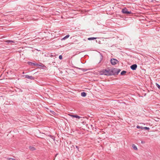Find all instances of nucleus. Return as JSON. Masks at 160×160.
Instances as JSON below:
<instances>
[{
	"label": "nucleus",
	"instance_id": "f257e3e1",
	"mask_svg": "<svg viewBox=\"0 0 160 160\" xmlns=\"http://www.w3.org/2000/svg\"><path fill=\"white\" fill-rule=\"evenodd\" d=\"M100 75H104L106 76H111V69H104L100 72Z\"/></svg>",
	"mask_w": 160,
	"mask_h": 160
},
{
	"label": "nucleus",
	"instance_id": "f03ea898",
	"mask_svg": "<svg viewBox=\"0 0 160 160\" xmlns=\"http://www.w3.org/2000/svg\"><path fill=\"white\" fill-rule=\"evenodd\" d=\"M120 69L118 68H114L111 69L112 75H117L119 72Z\"/></svg>",
	"mask_w": 160,
	"mask_h": 160
},
{
	"label": "nucleus",
	"instance_id": "7ed1b4c3",
	"mask_svg": "<svg viewBox=\"0 0 160 160\" xmlns=\"http://www.w3.org/2000/svg\"><path fill=\"white\" fill-rule=\"evenodd\" d=\"M118 62V61L117 59L114 58L111 59V63L113 65H114Z\"/></svg>",
	"mask_w": 160,
	"mask_h": 160
},
{
	"label": "nucleus",
	"instance_id": "20e7f679",
	"mask_svg": "<svg viewBox=\"0 0 160 160\" xmlns=\"http://www.w3.org/2000/svg\"><path fill=\"white\" fill-rule=\"evenodd\" d=\"M28 65H29L30 66H37V67L40 66V65H39V64H38V63H33V62H28Z\"/></svg>",
	"mask_w": 160,
	"mask_h": 160
},
{
	"label": "nucleus",
	"instance_id": "39448f33",
	"mask_svg": "<svg viewBox=\"0 0 160 160\" xmlns=\"http://www.w3.org/2000/svg\"><path fill=\"white\" fill-rule=\"evenodd\" d=\"M24 77L25 78H27L31 80H34V78L32 76H29L28 75H24Z\"/></svg>",
	"mask_w": 160,
	"mask_h": 160
},
{
	"label": "nucleus",
	"instance_id": "423d86ee",
	"mask_svg": "<svg viewBox=\"0 0 160 160\" xmlns=\"http://www.w3.org/2000/svg\"><path fill=\"white\" fill-rule=\"evenodd\" d=\"M137 67V65L136 64H134L130 66L131 68L133 70H136Z\"/></svg>",
	"mask_w": 160,
	"mask_h": 160
},
{
	"label": "nucleus",
	"instance_id": "0eeeda50",
	"mask_svg": "<svg viewBox=\"0 0 160 160\" xmlns=\"http://www.w3.org/2000/svg\"><path fill=\"white\" fill-rule=\"evenodd\" d=\"M55 55H53L51 54L50 53H48L44 55V56L46 57H52L55 56Z\"/></svg>",
	"mask_w": 160,
	"mask_h": 160
},
{
	"label": "nucleus",
	"instance_id": "6e6552de",
	"mask_svg": "<svg viewBox=\"0 0 160 160\" xmlns=\"http://www.w3.org/2000/svg\"><path fill=\"white\" fill-rule=\"evenodd\" d=\"M70 116L72 117H73V118H78V119H80L81 118V117L78 115H70Z\"/></svg>",
	"mask_w": 160,
	"mask_h": 160
},
{
	"label": "nucleus",
	"instance_id": "1a4fd4ad",
	"mask_svg": "<svg viewBox=\"0 0 160 160\" xmlns=\"http://www.w3.org/2000/svg\"><path fill=\"white\" fill-rule=\"evenodd\" d=\"M127 11V9L126 8H125L122 9V12L124 14H126Z\"/></svg>",
	"mask_w": 160,
	"mask_h": 160
},
{
	"label": "nucleus",
	"instance_id": "9d476101",
	"mask_svg": "<svg viewBox=\"0 0 160 160\" xmlns=\"http://www.w3.org/2000/svg\"><path fill=\"white\" fill-rule=\"evenodd\" d=\"M69 35H67L65 37H63V38H62L61 39V40H64L65 39H66L69 38Z\"/></svg>",
	"mask_w": 160,
	"mask_h": 160
},
{
	"label": "nucleus",
	"instance_id": "9b49d317",
	"mask_svg": "<svg viewBox=\"0 0 160 160\" xmlns=\"http://www.w3.org/2000/svg\"><path fill=\"white\" fill-rule=\"evenodd\" d=\"M81 95L83 97H85L86 96V93L84 92H82L81 93Z\"/></svg>",
	"mask_w": 160,
	"mask_h": 160
},
{
	"label": "nucleus",
	"instance_id": "f8f14e48",
	"mask_svg": "<svg viewBox=\"0 0 160 160\" xmlns=\"http://www.w3.org/2000/svg\"><path fill=\"white\" fill-rule=\"evenodd\" d=\"M97 38H94V37H92V38H88V40H93L94 39H95Z\"/></svg>",
	"mask_w": 160,
	"mask_h": 160
},
{
	"label": "nucleus",
	"instance_id": "ddd939ff",
	"mask_svg": "<svg viewBox=\"0 0 160 160\" xmlns=\"http://www.w3.org/2000/svg\"><path fill=\"white\" fill-rule=\"evenodd\" d=\"M29 148L31 150V151H33L35 150V148L31 146H29Z\"/></svg>",
	"mask_w": 160,
	"mask_h": 160
},
{
	"label": "nucleus",
	"instance_id": "4468645a",
	"mask_svg": "<svg viewBox=\"0 0 160 160\" xmlns=\"http://www.w3.org/2000/svg\"><path fill=\"white\" fill-rule=\"evenodd\" d=\"M126 71H122L121 73V75H123L124 74L126 73Z\"/></svg>",
	"mask_w": 160,
	"mask_h": 160
},
{
	"label": "nucleus",
	"instance_id": "2eb2a0df",
	"mask_svg": "<svg viewBox=\"0 0 160 160\" xmlns=\"http://www.w3.org/2000/svg\"><path fill=\"white\" fill-rule=\"evenodd\" d=\"M132 147L134 150H137V148L136 146H135V145H132Z\"/></svg>",
	"mask_w": 160,
	"mask_h": 160
},
{
	"label": "nucleus",
	"instance_id": "dca6fc26",
	"mask_svg": "<svg viewBox=\"0 0 160 160\" xmlns=\"http://www.w3.org/2000/svg\"><path fill=\"white\" fill-rule=\"evenodd\" d=\"M143 129H145L146 130H149V128L147 127H143Z\"/></svg>",
	"mask_w": 160,
	"mask_h": 160
},
{
	"label": "nucleus",
	"instance_id": "f3484780",
	"mask_svg": "<svg viewBox=\"0 0 160 160\" xmlns=\"http://www.w3.org/2000/svg\"><path fill=\"white\" fill-rule=\"evenodd\" d=\"M156 86L158 88L160 89V85H159L157 83H156Z\"/></svg>",
	"mask_w": 160,
	"mask_h": 160
},
{
	"label": "nucleus",
	"instance_id": "a211bd4d",
	"mask_svg": "<svg viewBox=\"0 0 160 160\" xmlns=\"http://www.w3.org/2000/svg\"><path fill=\"white\" fill-rule=\"evenodd\" d=\"M137 128L138 129H140V128H141L142 129H143V127H140L139 126H137Z\"/></svg>",
	"mask_w": 160,
	"mask_h": 160
},
{
	"label": "nucleus",
	"instance_id": "6ab92c4d",
	"mask_svg": "<svg viewBox=\"0 0 160 160\" xmlns=\"http://www.w3.org/2000/svg\"><path fill=\"white\" fill-rule=\"evenodd\" d=\"M7 42L11 43L12 42H14L13 41H8Z\"/></svg>",
	"mask_w": 160,
	"mask_h": 160
},
{
	"label": "nucleus",
	"instance_id": "aec40b11",
	"mask_svg": "<svg viewBox=\"0 0 160 160\" xmlns=\"http://www.w3.org/2000/svg\"><path fill=\"white\" fill-rule=\"evenodd\" d=\"M132 12H131V11H127V13H126V14H131V13Z\"/></svg>",
	"mask_w": 160,
	"mask_h": 160
},
{
	"label": "nucleus",
	"instance_id": "412c9836",
	"mask_svg": "<svg viewBox=\"0 0 160 160\" xmlns=\"http://www.w3.org/2000/svg\"><path fill=\"white\" fill-rule=\"evenodd\" d=\"M59 58L60 59H62V56L61 55H60L59 56Z\"/></svg>",
	"mask_w": 160,
	"mask_h": 160
},
{
	"label": "nucleus",
	"instance_id": "4be33fe9",
	"mask_svg": "<svg viewBox=\"0 0 160 160\" xmlns=\"http://www.w3.org/2000/svg\"><path fill=\"white\" fill-rule=\"evenodd\" d=\"M8 160H16L15 159L12 158H8Z\"/></svg>",
	"mask_w": 160,
	"mask_h": 160
},
{
	"label": "nucleus",
	"instance_id": "5701e85b",
	"mask_svg": "<svg viewBox=\"0 0 160 160\" xmlns=\"http://www.w3.org/2000/svg\"><path fill=\"white\" fill-rule=\"evenodd\" d=\"M141 143H145V142L144 141H141Z\"/></svg>",
	"mask_w": 160,
	"mask_h": 160
},
{
	"label": "nucleus",
	"instance_id": "b1692460",
	"mask_svg": "<svg viewBox=\"0 0 160 160\" xmlns=\"http://www.w3.org/2000/svg\"><path fill=\"white\" fill-rule=\"evenodd\" d=\"M100 41H99L98 42V43H99V44H100Z\"/></svg>",
	"mask_w": 160,
	"mask_h": 160
},
{
	"label": "nucleus",
	"instance_id": "393cba45",
	"mask_svg": "<svg viewBox=\"0 0 160 160\" xmlns=\"http://www.w3.org/2000/svg\"><path fill=\"white\" fill-rule=\"evenodd\" d=\"M101 60L102 58V56H101Z\"/></svg>",
	"mask_w": 160,
	"mask_h": 160
},
{
	"label": "nucleus",
	"instance_id": "a878e982",
	"mask_svg": "<svg viewBox=\"0 0 160 160\" xmlns=\"http://www.w3.org/2000/svg\"><path fill=\"white\" fill-rule=\"evenodd\" d=\"M76 148H78V147L77 146H76Z\"/></svg>",
	"mask_w": 160,
	"mask_h": 160
},
{
	"label": "nucleus",
	"instance_id": "bb28decb",
	"mask_svg": "<svg viewBox=\"0 0 160 160\" xmlns=\"http://www.w3.org/2000/svg\"><path fill=\"white\" fill-rule=\"evenodd\" d=\"M2 40H7V39H3Z\"/></svg>",
	"mask_w": 160,
	"mask_h": 160
},
{
	"label": "nucleus",
	"instance_id": "cd10ccee",
	"mask_svg": "<svg viewBox=\"0 0 160 160\" xmlns=\"http://www.w3.org/2000/svg\"><path fill=\"white\" fill-rule=\"evenodd\" d=\"M1 37H0V38H2Z\"/></svg>",
	"mask_w": 160,
	"mask_h": 160
}]
</instances>
